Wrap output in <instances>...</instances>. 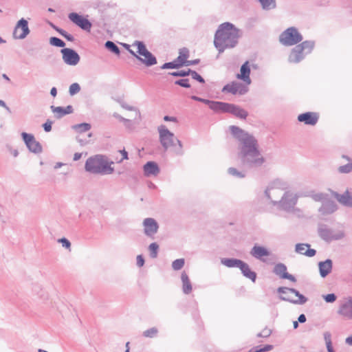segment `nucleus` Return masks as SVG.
<instances>
[{
    "mask_svg": "<svg viewBox=\"0 0 352 352\" xmlns=\"http://www.w3.org/2000/svg\"><path fill=\"white\" fill-rule=\"evenodd\" d=\"M160 142L164 149L167 151L170 147H174V152L177 155H182L184 151L182 142L177 139L173 133L170 132L164 125H161L157 129Z\"/></svg>",
    "mask_w": 352,
    "mask_h": 352,
    "instance_id": "7ed1b4c3",
    "label": "nucleus"
},
{
    "mask_svg": "<svg viewBox=\"0 0 352 352\" xmlns=\"http://www.w3.org/2000/svg\"><path fill=\"white\" fill-rule=\"evenodd\" d=\"M200 62L199 59H195L192 60H186V63H184L185 65L189 66V65H197Z\"/></svg>",
    "mask_w": 352,
    "mask_h": 352,
    "instance_id": "0e129e2a",
    "label": "nucleus"
},
{
    "mask_svg": "<svg viewBox=\"0 0 352 352\" xmlns=\"http://www.w3.org/2000/svg\"><path fill=\"white\" fill-rule=\"evenodd\" d=\"M221 264L223 265L228 267H238L239 268V266L243 263V261L237 258H223L221 260Z\"/></svg>",
    "mask_w": 352,
    "mask_h": 352,
    "instance_id": "7c9ffc66",
    "label": "nucleus"
},
{
    "mask_svg": "<svg viewBox=\"0 0 352 352\" xmlns=\"http://www.w3.org/2000/svg\"><path fill=\"white\" fill-rule=\"evenodd\" d=\"M190 75H191V77L197 80L198 82L201 83H204L205 80L204 79L195 71H193L190 69Z\"/></svg>",
    "mask_w": 352,
    "mask_h": 352,
    "instance_id": "6e6d98bb",
    "label": "nucleus"
},
{
    "mask_svg": "<svg viewBox=\"0 0 352 352\" xmlns=\"http://www.w3.org/2000/svg\"><path fill=\"white\" fill-rule=\"evenodd\" d=\"M201 102L208 105L209 108L216 113H220L223 102L213 101L203 98Z\"/></svg>",
    "mask_w": 352,
    "mask_h": 352,
    "instance_id": "2f4dec72",
    "label": "nucleus"
},
{
    "mask_svg": "<svg viewBox=\"0 0 352 352\" xmlns=\"http://www.w3.org/2000/svg\"><path fill=\"white\" fill-rule=\"evenodd\" d=\"M144 264V259L142 255H138L137 256V265L138 267H142Z\"/></svg>",
    "mask_w": 352,
    "mask_h": 352,
    "instance_id": "680f3d73",
    "label": "nucleus"
},
{
    "mask_svg": "<svg viewBox=\"0 0 352 352\" xmlns=\"http://www.w3.org/2000/svg\"><path fill=\"white\" fill-rule=\"evenodd\" d=\"M302 39V35L295 27L287 28L279 36V41L284 46L297 45L300 43Z\"/></svg>",
    "mask_w": 352,
    "mask_h": 352,
    "instance_id": "6e6552de",
    "label": "nucleus"
},
{
    "mask_svg": "<svg viewBox=\"0 0 352 352\" xmlns=\"http://www.w3.org/2000/svg\"><path fill=\"white\" fill-rule=\"evenodd\" d=\"M113 117L118 119L121 122H129V119L124 118L117 113H113Z\"/></svg>",
    "mask_w": 352,
    "mask_h": 352,
    "instance_id": "69168bd1",
    "label": "nucleus"
},
{
    "mask_svg": "<svg viewBox=\"0 0 352 352\" xmlns=\"http://www.w3.org/2000/svg\"><path fill=\"white\" fill-rule=\"evenodd\" d=\"M50 45L56 47H63L65 45V42L59 38L52 36L50 38Z\"/></svg>",
    "mask_w": 352,
    "mask_h": 352,
    "instance_id": "a18cd8bd",
    "label": "nucleus"
},
{
    "mask_svg": "<svg viewBox=\"0 0 352 352\" xmlns=\"http://www.w3.org/2000/svg\"><path fill=\"white\" fill-rule=\"evenodd\" d=\"M238 157L242 165L248 168L259 167L265 162V159L258 148L243 153H239Z\"/></svg>",
    "mask_w": 352,
    "mask_h": 352,
    "instance_id": "0eeeda50",
    "label": "nucleus"
},
{
    "mask_svg": "<svg viewBox=\"0 0 352 352\" xmlns=\"http://www.w3.org/2000/svg\"><path fill=\"white\" fill-rule=\"evenodd\" d=\"M335 197L343 206L352 208V192L346 190L343 194L336 193Z\"/></svg>",
    "mask_w": 352,
    "mask_h": 352,
    "instance_id": "a878e982",
    "label": "nucleus"
},
{
    "mask_svg": "<svg viewBox=\"0 0 352 352\" xmlns=\"http://www.w3.org/2000/svg\"><path fill=\"white\" fill-rule=\"evenodd\" d=\"M104 46L108 50L116 55H119L120 53L119 47L113 41H107Z\"/></svg>",
    "mask_w": 352,
    "mask_h": 352,
    "instance_id": "e433bc0d",
    "label": "nucleus"
},
{
    "mask_svg": "<svg viewBox=\"0 0 352 352\" xmlns=\"http://www.w3.org/2000/svg\"><path fill=\"white\" fill-rule=\"evenodd\" d=\"M239 269L245 277L250 279L253 283L256 281V274L250 270L249 265L243 261L241 266H239Z\"/></svg>",
    "mask_w": 352,
    "mask_h": 352,
    "instance_id": "cd10ccee",
    "label": "nucleus"
},
{
    "mask_svg": "<svg viewBox=\"0 0 352 352\" xmlns=\"http://www.w3.org/2000/svg\"><path fill=\"white\" fill-rule=\"evenodd\" d=\"M338 314L347 320H352V298H349L343 302L338 310Z\"/></svg>",
    "mask_w": 352,
    "mask_h": 352,
    "instance_id": "412c9836",
    "label": "nucleus"
},
{
    "mask_svg": "<svg viewBox=\"0 0 352 352\" xmlns=\"http://www.w3.org/2000/svg\"><path fill=\"white\" fill-rule=\"evenodd\" d=\"M277 292L279 294H294L296 296H298L300 293L294 288H289L285 287H280L278 288Z\"/></svg>",
    "mask_w": 352,
    "mask_h": 352,
    "instance_id": "58836bf2",
    "label": "nucleus"
},
{
    "mask_svg": "<svg viewBox=\"0 0 352 352\" xmlns=\"http://www.w3.org/2000/svg\"><path fill=\"white\" fill-rule=\"evenodd\" d=\"M287 182L283 179L276 178L270 181L265 190V196L273 205V201H277L282 191L285 192L289 188Z\"/></svg>",
    "mask_w": 352,
    "mask_h": 352,
    "instance_id": "423d86ee",
    "label": "nucleus"
},
{
    "mask_svg": "<svg viewBox=\"0 0 352 352\" xmlns=\"http://www.w3.org/2000/svg\"><path fill=\"white\" fill-rule=\"evenodd\" d=\"M30 32L28 21L22 18L14 27L12 34L13 38L20 40L24 39L30 34Z\"/></svg>",
    "mask_w": 352,
    "mask_h": 352,
    "instance_id": "ddd939ff",
    "label": "nucleus"
},
{
    "mask_svg": "<svg viewBox=\"0 0 352 352\" xmlns=\"http://www.w3.org/2000/svg\"><path fill=\"white\" fill-rule=\"evenodd\" d=\"M272 334V330L267 327L264 328L260 333H258L256 336L258 338H268Z\"/></svg>",
    "mask_w": 352,
    "mask_h": 352,
    "instance_id": "864d4df0",
    "label": "nucleus"
},
{
    "mask_svg": "<svg viewBox=\"0 0 352 352\" xmlns=\"http://www.w3.org/2000/svg\"><path fill=\"white\" fill-rule=\"evenodd\" d=\"M181 280L183 292L185 294H189L192 292V285L187 273L184 271L181 274Z\"/></svg>",
    "mask_w": 352,
    "mask_h": 352,
    "instance_id": "c756f323",
    "label": "nucleus"
},
{
    "mask_svg": "<svg viewBox=\"0 0 352 352\" xmlns=\"http://www.w3.org/2000/svg\"><path fill=\"white\" fill-rule=\"evenodd\" d=\"M51 109L53 113H56V117L57 118H60L65 116V112L64 110V107H54L51 106Z\"/></svg>",
    "mask_w": 352,
    "mask_h": 352,
    "instance_id": "37998d69",
    "label": "nucleus"
},
{
    "mask_svg": "<svg viewBox=\"0 0 352 352\" xmlns=\"http://www.w3.org/2000/svg\"><path fill=\"white\" fill-rule=\"evenodd\" d=\"M319 119V116L315 112H306L298 116V121L307 125L314 126Z\"/></svg>",
    "mask_w": 352,
    "mask_h": 352,
    "instance_id": "aec40b11",
    "label": "nucleus"
},
{
    "mask_svg": "<svg viewBox=\"0 0 352 352\" xmlns=\"http://www.w3.org/2000/svg\"><path fill=\"white\" fill-rule=\"evenodd\" d=\"M69 19L84 30L89 31L91 27L90 21L82 16L76 12H72L68 15Z\"/></svg>",
    "mask_w": 352,
    "mask_h": 352,
    "instance_id": "f3484780",
    "label": "nucleus"
},
{
    "mask_svg": "<svg viewBox=\"0 0 352 352\" xmlns=\"http://www.w3.org/2000/svg\"><path fill=\"white\" fill-rule=\"evenodd\" d=\"M63 60L68 65H76L80 61V56L72 49L64 48L61 50Z\"/></svg>",
    "mask_w": 352,
    "mask_h": 352,
    "instance_id": "dca6fc26",
    "label": "nucleus"
},
{
    "mask_svg": "<svg viewBox=\"0 0 352 352\" xmlns=\"http://www.w3.org/2000/svg\"><path fill=\"white\" fill-rule=\"evenodd\" d=\"M287 266L281 263L275 265L273 272L283 279H287L292 282H296V278L287 272Z\"/></svg>",
    "mask_w": 352,
    "mask_h": 352,
    "instance_id": "a211bd4d",
    "label": "nucleus"
},
{
    "mask_svg": "<svg viewBox=\"0 0 352 352\" xmlns=\"http://www.w3.org/2000/svg\"><path fill=\"white\" fill-rule=\"evenodd\" d=\"M342 157L346 159L348 163L345 165L340 166L338 168V171L340 173H349L352 171V160L344 155H342Z\"/></svg>",
    "mask_w": 352,
    "mask_h": 352,
    "instance_id": "f704fd0d",
    "label": "nucleus"
},
{
    "mask_svg": "<svg viewBox=\"0 0 352 352\" xmlns=\"http://www.w3.org/2000/svg\"><path fill=\"white\" fill-rule=\"evenodd\" d=\"M185 261L184 258H178L172 263V267L174 270H179L184 265Z\"/></svg>",
    "mask_w": 352,
    "mask_h": 352,
    "instance_id": "de8ad7c7",
    "label": "nucleus"
},
{
    "mask_svg": "<svg viewBox=\"0 0 352 352\" xmlns=\"http://www.w3.org/2000/svg\"><path fill=\"white\" fill-rule=\"evenodd\" d=\"M132 46L137 47V53L139 54L138 60L146 67H151L157 64V58L146 49L145 44L142 41H135Z\"/></svg>",
    "mask_w": 352,
    "mask_h": 352,
    "instance_id": "1a4fd4ad",
    "label": "nucleus"
},
{
    "mask_svg": "<svg viewBox=\"0 0 352 352\" xmlns=\"http://www.w3.org/2000/svg\"><path fill=\"white\" fill-rule=\"evenodd\" d=\"M318 232L320 238L327 242L340 240L344 237V232L343 230H336L328 228L327 226L320 228Z\"/></svg>",
    "mask_w": 352,
    "mask_h": 352,
    "instance_id": "9b49d317",
    "label": "nucleus"
},
{
    "mask_svg": "<svg viewBox=\"0 0 352 352\" xmlns=\"http://www.w3.org/2000/svg\"><path fill=\"white\" fill-rule=\"evenodd\" d=\"M54 28L61 36H63L67 41H74V36L70 34H69L67 32H66L63 29H61V28H57V27H54Z\"/></svg>",
    "mask_w": 352,
    "mask_h": 352,
    "instance_id": "c03bdc74",
    "label": "nucleus"
},
{
    "mask_svg": "<svg viewBox=\"0 0 352 352\" xmlns=\"http://www.w3.org/2000/svg\"><path fill=\"white\" fill-rule=\"evenodd\" d=\"M189 56V51L187 48L184 47L179 50V55L175 59L179 64H182V66L184 65L186 59Z\"/></svg>",
    "mask_w": 352,
    "mask_h": 352,
    "instance_id": "c9c22d12",
    "label": "nucleus"
},
{
    "mask_svg": "<svg viewBox=\"0 0 352 352\" xmlns=\"http://www.w3.org/2000/svg\"><path fill=\"white\" fill-rule=\"evenodd\" d=\"M158 330L156 327L150 328L143 332V336L146 338H154L157 336Z\"/></svg>",
    "mask_w": 352,
    "mask_h": 352,
    "instance_id": "09e8293b",
    "label": "nucleus"
},
{
    "mask_svg": "<svg viewBox=\"0 0 352 352\" xmlns=\"http://www.w3.org/2000/svg\"><path fill=\"white\" fill-rule=\"evenodd\" d=\"M53 124V122L47 120L43 124V127L45 132H50L52 130V125Z\"/></svg>",
    "mask_w": 352,
    "mask_h": 352,
    "instance_id": "bf43d9fd",
    "label": "nucleus"
},
{
    "mask_svg": "<svg viewBox=\"0 0 352 352\" xmlns=\"http://www.w3.org/2000/svg\"><path fill=\"white\" fill-rule=\"evenodd\" d=\"M221 113H230L240 119H246L248 113L245 109L234 104L223 102L222 104Z\"/></svg>",
    "mask_w": 352,
    "mask_h": 352,
    "instance_id": "f8f14e48",
    "label": "nucleus"
},
{
    "mask_svg": "<svg viewBox=\"0 0 352 352\" xmlns=\"http://www.w3.org/2000/svg\"><path fill=\"white\" fill-rule=\"evenodd\" d=\"M241 73L236 75V78L242 80L247 85L251 83V79L250 78V68L248 65V61L244 63L241 67Z\"/></svg>",
    "mask_w": 352,
    "mask_h": 352,
    "instance_id": "393cba45",
    "label": "nucleus"
},
{
    "mask_svg": "<svg viewBox=\"0 0 352 352\" xmlns=\"http://www.w3.org/2000/svg\"><path fill=\"white\" fill-rule=\"evenodd\" d=\"M240 37V30L230 22L221 23L214 34V45L223 53L225 50L234 47Z\"/></svg>",
    "mask_w": 352,
    "mask_h": 352,
    "instance_id": "f257e3e1",
    "label": "nucleus"
},
{
    "mask_svg": "<svg viewBox=\"0 0 352 352\" xmlns=\"http://www.w3.org/2000/svg\"><path fill=\"white\" fill-rule=\"evenodd\" d=\"M263 10H272L277 7L276 0H258Z\"/></svg>",
    "mask_w": 352,
    "mask_h": 352,
    "instance_id": "72a5a7b5",
    "label": "nucleus"
},
{
    "mask_svg": "<svg viewBox=\"0 0 352 352\" xmlns=\"http://www.w3.org/2000/svg\"><path fill=\"white\" fill-rule=\"evenodd\" d=\"M324 339L326 343L327 351L334 352L331 342V334L328 331L324 333Z\"/></svg>",
    "mask_w": 352,
    "mask_h": 352,
    "instance_id": "ea45409f",
    "label": "nucleus"
},
{
    "mask_svg": "<svg viewBox=\"0 0 352 352\" xmlns=\"http://www.w3.org/2000/svg\"><path fill=\"white\" fill-rule=\"evenodd\" d=\"M169 74L173 76H181V77H185L188 75H190V69H188L187 70H181L177 72H169Z\"/></svg>",
    "mask_w": 352,
    "mask_h": 352,
    "instance_id": "8fccbe9b",
    "label": "nucleus"
},
{
    "mask_svg": "<svg viewBox=\"0 0 352 352\" xmlns=\"http://www.w3.org/2000/svg\"><path fill=\"white\" fill-rule=\"evenodd\" d=\"M175 84L185 88L190 87V85L189 84V80L188 78L177 80L175 82Z\"/></svg>",
    "mask_w": 352,
    "mask_h": 352,
    "instance_id": "5fc2aeb1",
    "label": "nucleus"
},
{
    "mask_svg": "<svg viewBox=\"0 0 352 352\" xmlns=\"http://www.w3.org/2000/svg\"><path fill=\"white\" fill-rule=\"evenodd\" d=\"M143 170L146 177L156 176L160 171L157 164L153 161L146 162L143 166Z\"/></svg>",
    "mask_w": 352,
    "mask_h": 352,
    "instance_id": "5701e85b",
    "label": "nucleus"
},
{
    "mask_svg": "<svg viewBox=\"0 0 352 352\" xmlns=\"http://www.w3.org/2000/svg\"><path fill=\"white\" fill-rule=\"evenodd\" d=\"M64 110L65 112V115L70 114V113H73V111H74L73 107L71 105H68L66 107H64Z\"/></svg>",
    "mask_w": 352,
    "mask_h": 352,
    "instance_id": "774afa93",
    "label": "nucleus"
},
{
    "mask_svg": "<svg viewBox=\"0 0 352 352\" xmlns=\"http://www.w3.org/2000/svg\"><path fill=\"white\" fill-rule=\"evenodd\" d=\"M318 267L320 276L325 278L332 270L333 262L331 259L327 258L324 261L319 262Z\"/></svg>",
    "mask_w": 352,
    "mask_h": 352,
    "instance_id": "b1692460",
    "label": "nucleus"
},
{
    "mask_svg": "<svg viewBox=\"0 0 352 352\" xmlns=\"http://www.w3.org/2000/svg\"><path fill=\"white\" fill-rule=\"evenodd\" d=\"M273 349V346L271 344H267L264 347H260L258 348L259 352H267L269 351H271Z\"/></svg>",
    "mask_w": 352,
    "mask_h": 352,
    "instance_id": "052dcab7",
    "label": "nucleus"
},
{
    "mask_svg": "<svg viewBox=\"0 0 352 352\" xmlns=\"http://www.w3.org/2000/svg\"><path fill=\"white\" fill-rule=\"evenodd\" d=\"M80 90V85L77 82H74L69 86V93L71 96H74L78 93Z\"/></svg>",
    "mask_w": 352,
    "mask_h": 352,
    "instance_id": "3c124183",
    "label": "nucleus"
},
{
    "mask_svg": "<svg viewBox=\"0 0 352 352\" xmlns=\"http://www.w3.org/2000/svg\"><path fill=\"white\" fill-rule=\"evenodd\" d=\"M182 66V64H179L176 60L173 62L165 63L164 65L161 66V69H177Z\"/></svg>",
    "mask_w": 352,
    "mask_h": 352,
    "instance_id": "79ce46f5",
    "label": "nucleus"
},
{
    "mask_svg": "<svg viewBox=\"0 0 352 352\" xmlns=\"http://www.w3.org/2000/svg\"><path fill=\"white\" fill-rule=\"evenodd\" d=\"M250 254L256 258L260 259L263 256H267L270 255L269 251L263 246L254 245L250 251Z\"/></svg>",
    "mask_w": 352,
    "mask_h": 352,
    "instance_id": "bb28decb",
    "label": "nucleus"
},
{
    "mask_svg": "<svg viewBox=\"0 0 352 352\" xmlns=\"http://www.w3.org/2000/svg\"><path fill=\"white\" fill-rule=\"evenodd\" d=\"M295 251L298 254L308 257H313L316 254V251L314 249L310 248V245L308 243H297L295 247Z\"/></svg>",
    "mask_w": 352,
    "mask_h": 352,
    "instance_id": "4be33fe9",
    "label": "nucleus"
},
{
    "mask_svg": "<svg viewBox=\"0 0 352 352\" xmlns=\"http://www.w3.org/2000/svg\"><path fill=\"white\" fill-rule=\"evenodd\" d=\"M337 209L336 205L333 201H327L322 204L319 209V212L322 214H331Z\"/></svg>",
    "mask_w": 352,
    "mask_h": 352,
    "instance_id": "c85d7f7f",
    "label": "nucleus"
},
{
    "mask_svg": "<svg viewBox=\"0 0 352 352\" xmlns=\"http://www.w3.org/2000/svg\"><path fill=\"white\" fill-rule=\"evenodd\" d=\"M323 298L327 302H333L336 301L337 297L334 294H329L323 296Z\"/></svg>",
    "mask_w": 352,
    "mask_h": 352,
    "instance_id": "4d7b16f0",
    "label": "nucleus"
},
{
    "mask_svg": "<svg viewBox=\"0 0 352 352\" xmlns=\"http://www.w3.org/2000/svg\"><path fill=\"white\" fill-rule=\"evenodd\" d=\"M21 136L26 146L30 152L36 154L41 153L42 152L41 144L36 140L32 134L23 132L21 133Z\"/></svg>",
    "mask_w": 352,
    "mask_h": 352,
    "instance_id": "4468645a",
    "label": "nucleus"
},
{
    "mask_svg": "<svg viewBox=\"0 0 352 352\" xmlns=\"http://www.w3.org/2000/svg\"><path fill=\"white\" fill-rule=\"evenodd\" d=\"M315 47L314 41H305L300 44L296 45L292 48L289 57L288 61L291 63H298L302 60L307 54L311 53Z\"/></svg>",
    "mask_w": 352,
    "mask_h": 352,
    "instance_id": "39448f33",
    "label": "nucleus"
},
{
    "mask_svg": "<svg viewBox=\"0 0 352 352\" xmlns=\"http://www.w3.org/2000/svg\"><path fill=\"white\" fill-rule=\"evenodd\" d=\"M113 161H110L107 156L97 154L88 157L85 164L86 172L94 175H110L114 171L111 166Z\"/></svg>",
    "mask_w": 352,
    "mask_h": 352,
    "instance_id": "f03ea898",
    "label": "nucleus"
},
{
    "mask_svg": "<svg viewBox=\"0 0 352 352\" xmlns=\"http://www.w3.org/2000/svg\"><path fill=\"white\" fill-rule=\"evenodd\" d=\"M144 233L148 236H154L158 230V224L153 218H146L143 221Z\"/></svg>",
    "mask_w": 352,
    "mask_h": 352,
    "instance_id": "6ab92c4d",
    "label": "nucleus"
},
{
    "mask_svg": "<svg viewBox=\"0 0 352 352\" xmlns=\"http://www.w3.org/2000/svg\"><path fill=\"white\" fill-rule=\"evenodd\" d=\"M159 250V245L156 243H152L148 246V250L150 252V256L152 258H155L157 256Z\"/></svg>",
    "mask_w": 352,
    "mask_h": 352,
    "instance_id": "a19ab883",
    "label": "nucleus"
},
{
    "mask_svg": "<svg viewBox=\"0 0 352 352\" xmlns=\"http://www.w3.org/2000/svg\"><path fill=\"white\" fill-rule=\"evenodd\" d=\"M230 130L233 136L241 143L239 153H243L258 148V142L252 135L246 133L241 128L234 125L230 126Z\"/></svg>",
    "mask_w": 352,
    "mask_h": 352,
    "instance_id": "20e7f679",
    "label": "nucleus"
},
{
    "mask_svg": "<svg viewBox=\"0 0 352 352\" xmlns=\"http://www.w3.org/2000/svg\"><path fill=\"white\" fill-rule=\"evenodd\" d=\"M41 289V287L39 285L35 284L33 285L32 290L35 294H38Z\"/></svg>",
    "mask_w": 352,
    "mask_h": 352,
    "instance_id": "338daca9",
    "label": "nucleus"
},
{
    "mask_svg": "<svg viewBox=\"0 0 352 352\" xmlns=\"http://www.w3.org/2000/svg\"><path fill=\"white\" fill-rule=\"evenodd\" d=\"M72 127L78 133H84L88 131L91 126L90 124L84 122L81 124H75Z\"/></svg>",
    "mask_w": 352,
    "mask_h": 352,
    "instance_id": "4c0bfd02",
    "label": "nucleus"
},
{
    "mask_svg": "<svg viewBox=\"0 0 352 352\" xmlns=\"http://www.w3.org/2000/svg\"><path fill=\"white\" fill-rule=\"evenodd\" d=\"M298 200L296 195L291 191L286 190L281 199L278 201H273V206L285 211H291L296 206Z\"/></svg>",
    "mask_w": 352,
    "mask_h": 352,
    "instance_id": "9d476101",
    "label": "nucleus"
},
{
    "mask_svg": "<svg viewBox=\"0 0 352 352\" xmlns=\"http://www.w3.org/2000/svg\"><path fill=\"white\" fill-rule=\"evenodd\" d=\"M119 152L122 154V157L118 162L120 163L124 160H127L128 159V153L125 151V149L120 150Z\"/></svg>",
    "mask_w": 352,
    "mask_h": 352,
    "instance_id": "e2e57ef3",
    "label": "nucleus"
},
{
    "mask_svg": "<svg viewBox=\"0 0 352 352\" xmlns=\"http://www.w3.org/2000/svg\"><path fill=\"white\" fill-rule=\"evenodd\" d=\"M228 172L230 175L238 178H243L245 176L244 172L239 171L236 168L232 167L229 168Z\"/></svg>",
    "mask_w": 352,
    "mask_h": 352,
    "instance_id": "49530a36",
    "label": "nucleus"
},
{
    "mask_svg": "<svg viewBox=\"0 0 352 352\" xmlns=\"http://www.w3.org/2000/svg\"><path fill=\"white\" fill-rule=\"evenodd\" d=\"M121 107L126 109V110H128V111H136V114L139 116V118H140L141 116V114H140V112L139 111V109L135 107H133V106H130L129 104H127L125 102H122L121 103Z\"/></svg>",
    "mask_w": 352,
    "mask_h": 352,
    "instance_id": "603ef678",
    "label": "nucleus"
},
{
    "mask_svg": "<svg viewBox=\"0 0 352 352\" xmlns=\"http://www.w3.org/2000/svg\"><path fill=\"white\" fill-rule=\"evenodd\" d=\"M298 299H292L289 296H280V299L284 301H287L295 305H303L307 301V298L300 294L298 296Z\"/></svg>",
    "mask_w": 352,
    "mask_h": 352,
    "instance_id": "473e14b6",
    "label": "nucleus"
},
{
    "mask_svg": "<svg viewBox=\"0 0 352 352\" xmlns=\"http://www.w3.org/2000/svg\"><path fill=\"white\" fill-rule=\"evenodd\" d=\"M58 242L62 244V246L65 248L66 249H69L71 247V243L66 238H62L58 240Z\"/></svg>",
    "mask_w": 352,
    "mask_h": 352,
    "instance_id": "13d9d810",
    "label": "nucleus"
},
{
    "mask_svg": "<svg viewBox=\"0 0 352 352\" xmlns=\"http://www.w3.org/2000/svg\"><path fill=\"white\" fill-rule=\"evenodd\" d=\"M248 89L245 85H243L241 82L234 81L232 82L231 83L226 85L221 89V91L223 93H230L233 95H235L236 94H239L240 95H244L248 92Z\"/></svg>",
    "mask_w": 352,
    "mask_h": 352,
    "instance_id": "2eb2a0df",
    "label": "nucleus"
}]
</instances>
